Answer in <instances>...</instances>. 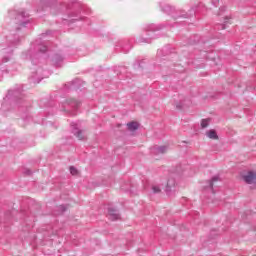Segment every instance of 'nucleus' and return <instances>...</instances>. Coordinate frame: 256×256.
<instances>
[{
    "mask_svg": "<svg viewBox=\"0 0 256 256\" xmlns=\"http://www.w3.org/2000/svg\"><path fill=\"white\" fill-rule=\"evenodd\" d=\"M207 137L209 139H214V140H217L219 139V136H217V132H215V130H210L206 133Z\"/></svg>",
    "mask_w": 256,
    "mask_h": 256,
    "instance_id": "20e7f679",
    "label": "nucleus"
},
{
    "mask_svg": "<svg viewBox=\"0 0 256 256\" xmlns=\"http://www.w3.org/2000/svg\"><path fill=\"white\" fill-rule=\"evenodd\" d=\"M70 173H71V175H79V170H77V168L71 166Z\"/></svg>",
    "mask_w": 256,
    "mask_h": 256,
    "instance_id": "423d86ee",
    "label": "nucleus"
},
{
    "mask_svg": "<svg viewBox=\"0 0 256 256\" xmlns=\"http://www.w3.org/2000/svg\"><path fill=\"white\" fill-rule=\"evenodd\" d=\"M243 179L245 183H248V185H253L256 183V172L255 171H249L246 174H244Z\"/></svg>",
    "mask_w": 256,
    "mask_h": 256,
    "instance_id": "f257e3e1",
    "label": "nucleus"
},
{
    "mask_svg": "<svg viewBox=\"0 0 256 256\" xmlns=\"http://www.w3.org/2000/svg\"><path fill=\"white\" fill-rule=\"evenodd\" d=\"M109 217L112 221H117L119 219V213L115 209H109Z\"/></svg>",
    "mask_w": 256,
    "mask_h": 256,
    "instance_id": "7ed1b4c3",
    "label": "nucleus"
},
{
    "mask_svg": "<svg viewBox=\"0 0 256 256\" xmlns=\"http://www.w3.org/2000/svg\"><path fill=\"white\" fill-rule=\"evenodd\" d=\"M212 181H218V178H217V177H214V178L212 179Z\"/></svg>",
    "mask_w": 256,
    "mask_h": 256,
    "instance_id": "9d476101",
    "label": "nucleus"
},
{
    "mask_svg": "<svg viewBox=\"0 0 256 256\" xmlns=\"http://www.w3.org/2000/svg\"><path fill=\"white\" fill-rule=\"evenodd\" d=\"M128 131H137L139 129V122H130L127 124Z\"/></svg>",
    "mask_w": 256,
    "mask_h": 256,
    "instance_id": "f03ea898",
    "label": "nucleus"
},
{
    "mask_svg": "<svg viewBox=\"0 0 256 256\" xmlns=\"http://www.w3.org/2000/svg\"><path fill=\"white\" fill-rule=\"evenodd\" d=\"M158 153H167V146H161L158 149Z\"/></svg>",
    "mask_w": 256,
    "mask_h": 256,
    "instance_id": "6e6552de",
    "label": "nucleus"
},
{
    "mask_svg": "<svg viewBox=\"0 0 256 256\" xmlns=\"http://www.w3.org/2000/svg\"><path fill=\"white\" fill-rule=\"evenodd\" d=\"M202 129H205L206 127H209V119H204L201 122Z\"/></svg>",
    "mask_w": 256,
    "mask_h": 256,
    "instance_id": "39448f33",
    "label": "nucleus"
},
{
    "mask_svg": "<svg viewBox=\"0 0 256 256\" xmlns=\"http://www.w3.org/2000/svg\"><path fill=\"white\" fill-rule=\"evenodd\" d=\"M153 193H161V188L154 186L152 187Z\"/></svg>",
    "mask_w": 256,
    "mask_h": 256,
    "instance_id": "1a4fd4ad",
    "label": "nucleus"
},
{
    "mask_svg": "<svg viewBox=\"0 0 256 256\" xmlns=\"http://www.w3.org/2000/svg\"><path fill=\"white\" fill-rule=\"evenodd\" d=\"M76 137L80 140L83 141L85 139V135H83L82 131H78Z\"/></svg>",
    "mask_w": 256,
    "mask_h": 256,
    "instance_id": "0eeeda50",
    "label": "nucleus"
},
{
    "mask_svg": "<svg viewBox=\"0 0 256 256\" xmlns=\"http://www.w3.org/2000/svg\"><path fill=\"white\" fill-rule=\"evenodd\" d=\"M210 187H213V182H210Z\"/></svg>",
    "mask_w": 256,
    "mask_h": 256,
    "instance_id": "9b49d317",
    "label": "nucleus"
}]
</instances>
